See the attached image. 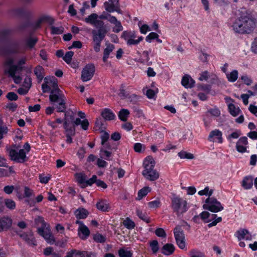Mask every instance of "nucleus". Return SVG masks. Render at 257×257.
Wrapping results in <instances>:
<instances>
[{"mask_svg": "<svg viewBox=\"0 0 257 257\" xmlns=\"http://www.w3.org/2000/svg\"><path fill=\"white\" fill-rule=\"evenodd\" d=\"M44 93L50 92L49 100L53 105L56 106L57 112H64L66 109V98L63 92L58 86L57 79L55 77L44 79V83L42 85Z\"/></svg>", "mask_w": 257, "mask_h": 257, "instance_id": "1", "label": "nucleus"}, {"mask_svg": "<svg viewBox=\"0 0 257 257\" xmlns=\"http://www.w3.org/2000/svg\"><path fill=\"white\" fill-rule=\"evenodd\" d=\"M256 24V19L251 14L246 11H241L238 17L230 19L228 26L235 34L244 35L251 33Z\"/></svg>", "mask_w": 257, "mask_h": 257, "instance_id": "2", "label": "nucleus"}, {"mask_svg": "<svg viewBox=\"0 0 257 257\" xmlns=\"http://www.w3.org/2000/svg\"><path fill=\"white\" fill-rule=\"evenodd\" d=\"M14 61L12 58L7 61L6 64L7 67L5 73L13 78L16 84H20L22 80L20 75L24 69V65L26 64V58L22 57L18 61L17 64H14Z\"/></svg>", "mask_w": 257, "mask_h": 257, "instance_id": "3", "label": "nucleus"}, {"mask_svg": "<svg viewBox=\"0 0 257 257\" xmlns=\"http://www.w3.org/2000/svg\"><path fill=\"white\" fill-rule=\"evenodd\" d=\"M31 150V146L28 143L23 146V149H19V146L14 145L6 147V151L11 161L19 163H24L28 160L27 154Z\"/></svg>", "mask_w": 257, "mask_h": 257, "instance_id": "4", "label": "nucleus"}, {"mask_svg": "<svg viewBox=\"0 0 257 257\" xmlns=\"http://www.w3.org/2000/svg\"><path fill=\"white\" fill-rule=\"evenodd\" d=\"M39 219L42 225L38 228V233L44 238L48 243L53 244L55 239L51 231L49 225L47 224L42 217H39Z\"/></svg>", "mask_w": 257, "mask_h": 257, "instance_id": "5", "label": "nucleus"}, {"mask_svg": "<svg viewBox=\"0 0 257 257\" xmlns=\"http://www.w3.org/2000/svg\"><path fill=\"white\" fill-rule=\"evenodd\" d=\"M186 200L180 198L174 197L172 199L171 207L173 211L178 216H180L188 209Z\"/></svg>", "mask_w": 257, "mask_h": 257, "instance_id": "6", "label": "nucleus"}, {"mask_svg": "<svg viewBox=\"0 0 257 257\" xmlns=\"http://www.w3.org/2000/svg\"><path fill=\"white\" fill-rule=\"evenodd\" d=\"M121 38L129 46L138 45L144 39L143 37L141 36L136 39L137 35L134 31H124L121 34Z\"/></svg>", "mask_w": 257, "mask_h": 257, "instance_id": "7", "label": "nucleus"}, {"mask_svg": "<svg viewBox=\"0 0 257 257\" xmlns=\"http://www.w3.org/2000/svg\"><path fill=\"white\" fill-rule=\"evenodd\" d=\"M203 208L214 213L221 211L224 208L221 203L213 197H208L205 200Z\"/></svg>", "mask_w": 257, "mask_h": 257, "instance_id": "8", "label": "nucleus"}, {"mask_svg": "<svg viewBox=\"0 0 257 257\" xmlns=\"http://www.w3.org/2000/svg\"><path fill=\"white\" fill-rule=\"evenodd\" d=\"M174 234L176 243L181 249L185 248L186 246L185 235L181 227L177 226L174 229Z\"/></svg>", "mask_w": 257, "mask_h": 257, "instance_id": "9", "label": "nucleus"}, {"mask_svg": "<svg viewBox=\"0 0 257 257\" xmlns=\"http://www.w3.org/2000/svg\"><path fill=\"white\" fill-rule=\"evenodd\" d=\"M95 71V68L93 64H87L81 72V80L83 82L89 81L93 77Z\"/></svg>", "mask_w": 257, "mask_h": 257, "instance_id": "10", "label": "nucleus"}, {"mask_svg": "<svg viewBox=\"0 0 257 257\" xmlns=\"http://www.w3.org/2000/svg\"><path fill=\"white\" fill-rule=\"evenodd\" d=\"M103 6L105 10L108 13H111L116 12L118 14H122L120 8L119 0H108V2L104 3Z\"/></svg>", "mask_w": 257, "mask_h": 257, "instance_id": "11", "label": "nucleus"}, {"mask_svg": "<svg viewBox=\"0 0 257 257\" xmlns=\"http://www.w3.org/2000/svg\"><path fill=\"white\" fill-rule=\"evenodd\" d=\"M75 223L79 225L78 228V235L79 237L82 240L87 239L90 234L88 227L80 220H76Z\"/></svg>", "mask_w": 257, "mask_h": 257, "instance_id": "12", "label": "nucleus"}, {"mask_svg": "<svg viewBox=\"0 0 257 257\" xmlns=\"http://www.w3.org/2000/svg\"><path fill=\"white\" fill-rule=\"evenodd\" d=\"M13 220L8 215L0 216V232L7 231L11 228Z\"/></svg>", "mask_w": 257, "mask_h": 257, "instance_id": "13", "label": "nucleus"}, {"mask_svg": "<svg viewBox=\"0 0 257 257\" xmlns=\"http://www.w3.org/2000/svg\"><path fill=\"white\" fill-rule=\"evenodd\" d=\"M238 240L245 239L246 240H251L252 239V235L249 231L244 228H240L236 231L234 234Z\"/></svg>", "mask_w": 257, "mask_h": 257, "instance_id": "14", "label": "nucleus"}, {"mask_svg": "<svg viewBox=\"0 0 257 257\" xmlns=\"http://www.w3.org/2000/svg\"><path fill=\"white\" fill-rule=\"evenodd\" d=\"M222 133L218 129L214 130L210 132L208 137L209 142H216L219 144L223 142Z\"/></svg>", "mask_w": 257, "mask_h": 257, "instance_id": "15", "label": "nucleus"}, {"mask_svg": "<svg viewBox=\"0 0 257 257\" xmlns=\"http://www.w3.org/2000/svg\"><path fill=\"white\" fill-rule=\"evenodd\" d=\"M107 31L105 28H101L97 30L92 31V38L93 42H100L105 38Z\"/></svg>", "mask_w": 257, "mask_h": 257, "instance_id": "16", "label": "nucleus"}, {"mask_svg": "<svg viewBox=\"0 0 257 257\" xmlns=\"http://www.w3.org/2000/svg\"><path fill=\"white\" fill-rule=\"evenodd\" d=\"M44 22H47L50 25H52L54 23V19L49 16H43L40 18L37 21L31 24V27L34 29L36 30L41 27V24Z\"/></svg>", "mask_w": 257, "mask_h": 257, "instance_id": "17", "label": "nucleus"}, {"mask_svg": "<svg viewBox=\"0 0 257 257\" xmlns=\"http://www.w3.org/2000/svg\"><path fill=\"white\" fill-rule=\"evenodd\" d=\"M248 144L247 138L242 137L239 138L236 144V150L241 153L247 152V145Z\"/></svg>", "mask_w": 257, "mask_h": 257, "instance_id": "18", "label": "nucleus"}, {"mask_svg": "<svg viewBox=\"0 0 257 257\" xmlns=\"http://www.w3.org/2000/svg\"><path fill=\"white\" fill-rule=\"evenodd\" d=\"M20 236L29 245L31 246H36L37 245L36 239L33 236L32 232L29 233H23L20 234Z\"/></svg>", "mask_w": 257, "mask_h": 257, "instance_id": "19", "label": "nucleus"}, {"mask_svg": "<svg viewBox=\"0 0 257 257\" xmlns=\"http://www.w3.org/2000/svg\"><path fill=\"white\" fill-rule=\"evenodd\" d=\"M222 221V218L221 217H217V215L216 214L209 213L208 218L207 220L205 221V223H209L208 224V227L210 228L212 226H215L218 223Z\"/></svg>", "mask_w": 257, "mask_h": 257, "instance_id": "20", "label": "nucleus"}, {"mask_svg": "<svg viewBox=\"0 0 257 257\" xmlns=\"http://www.w3.org/2000/svg\"><path fill=\"white\" fill-rule=\"evenodd\" d=\"M143 165L144 169L143 172L150 171L154 169L155 162L152 157L148 156L145 159Z\"/></svg>", "mask_w": 257, "mask_h": 257, "instance_id": "21", "label": "nucleus"}, {"mask_svg": "<svg viewBox=\"0 0 257 257\" xmlns=\"http://www.w3.org/2000/svg\"><path fill=\"white\" fill-rule=\"evenodd\" d=\"M142 174L146 179L151 181H155L159 177V173L155 169L143 172Z\"/></svg>", "mask_w": 257, "mask_h": 257, "instance_id": "22", "label": "nucleus"}, {"mask_svg": "<svg viewBox=\"0 0 257 257\" xmlns=\"http://www.w3.org/2000/svg\"><path fill=\"white\" fill-rule=\"evenodd\" d=\"M74 215L77 220H79L86 218L89 215V212L85 208L79 207L74 211Z\"/></svg>", "mask_w": 257, "mask_h": 257, "instance_id": "23", "label": "nucleus"}, {"mask_svg": "<svg viewBox=\"0 0 257 257\" xmlns=\"http://www.w3.org/2000/svg\"><path fill=\"white\" fill-rule=\"evenodd\" d=\"M96 208L102 212L108 211L110 209V206L107 201L105 199H100L96 204Z\"/></svg>", "mask_w": 257, "mask_h": 257, "instance_id": "24", "label": "nucleus"}, {"mask_svg": "<svg viewBox=\"0 0 257 257\" xmlns=\"http://www.w3.org/2000/svg\"><path fill=\"white\" fill-rule=\"evenodd\" d=\"M181 83L185 88H192L194 86L195 81L189 75H186L183 77Z\"/></svg>", "mask_w": 257, "mask_h": 257, "instance_id": "25", "label": "nucleus"}, {"mask_svg": "<svg viewBox=\"0 0 257 257\" xmlns=\"http://www.w3.org/2000/svg\"><path fill=\"white\" fill-rule=\"evenodd\" d=\"M253 180L251 176L244 177L241 182V186L245 190L250 189L253 186Z\"/></svg>", "mask_w": 257, "mask_h": 257, "instance_id": "26", "label": "nucleus"}, {"mask_svg": "<svg viewBox=\"0 0 257 257\" xmlns=\"http://www.w3.org/2000/svg\"><path fill=\"white\" fill-rule=\"evenodd\" d=\"M119 257H133V252L131 247H122L118 250Z\"/></svg>", "mask_w": 257, "mask_h": 257, "instance_id": "27", "label": "nucleus"}, {"mask_svg": "<svg viewBox=\"0 0 257 257\" xmlns=\"http://www.w3.org/2000/svg\"><path fill=\"white\" fill-rule=\"evenodd\" d=\"M152 53V49H149V50H145L142 52L141 62L146 64L147 65H151L152 62L150 61V55Z\"/></svg>", "mask_w": 257, "mask_h": 257, "instance_id": "28", "label": "nucleus"}, {"mask_svg": "<svg viewBox=\"0 0 257 257\" xmlns=\"http://www.w3.org/2000/svg\"><path fill=\"white\" fill-rule=\"evenodd\" d=\"M101 115L106 120H111L114 119V113L109 108H105L101 112Z\"/></svg>", "mask_w": 257, "mask_h": 257, "instance_id": "29", "label": "nucleus"}, {"mask_svg": "<svg viewBox=\"0 0 257 257\" xmlns=\"http://www.w3.org/2000/svg\"><path fill=\"white\" fill-rule=\"evenodd\" d=\"M111 24L114 25L112 28V31L114 33H118L119 32L123 30V27L121 25V22L117 20L116 18L114 16L113 19L111 20L110 22Z\"/></svg>", "mask_w": 257, "mask_h": 257, "instance_id": "30", "label": "nucleus"}, {"mask_svg": "<svg viewBox=\"0 0 257 257\" xmlns=\"http://www.w3.org/2000/svg\"><path fill=\"white\" fill-rule=\"evenodd\" d=\"M19 46L17 43L9 42L8 46L6 48V52L8 54L17 53Z\"/></svg>", "mask_w": 257, "mask_h": 257, "instance_id": "31", "label": "nucleus"}, {"mask_svg": "<svg viewBox=\"0 0 257 257\" xmlns=\"http://www.w3.org/2000/svg\"><path fill=\"white\" fill-rule=\"evenodd\" d=\"M34 73L37 76L38 82H40L44 77V69L40 65L36 66L34 69Z\"/></svg>", "mask_w": 257, "mask_h": 257, "instance_id": "32", "label": "nucleus"}, {"mask_svg": "<svg viewBox=\"0 0 257 257\" xmlns=\"http://www.w3.org/2000/svg\"><path fill=\"white\" fill-rule=\"evenodd\" d=\"M228 110L229 113L234 117L241 113V110L239 107H236L234 104H229L228 105Z\"/></svg>", "mask_w": 257, "mask_h": 257, "instance_id": "33", "label": "nucleus"}, {"mask_svg": "<svg viewBox=\"0 0 257 257\" xmlns=\"http://www.w3.org/2000/svg\"><path fill=\"white\" fill-rule=\"evenodd\" d=\"M175 250V247L173 244L167 243L164 245L162 249V253L166 255L172 254Z\"/></svg>", "mask_w": 257, "mask_h": 257, "instance_id": "34", "label": "nucleus"}, {"mask_svg": "<svg viewBox=\"0 0 257 257\" xmlns=\"http://www.w3.org/2000/svg\"><path fill=\"white\" fill-rule=\"evenodd\" d=\"M44 254L46 256L52 255V257H61V255L58 252L54 251L53 247L49 246L45 248L43 251Z\"/></svg>", "mask_w": 257, "mask_h": 257, "instance_id": "35", "label": "nucleus"}, {"mask_svg": "<svg viewBox=\"0 0 257 257\" xmlns=\"http://www.w3.org/2000/svg\"><path fill=\"white\" fill-rule=\"evenodd\" d=\"M114 49V45L109 44L106 46L103 51V61L106 62L109 57V54Z\"/></svg>", "mask_w": 257, "mask_h": 257, "instance_id": "36", "label": "nucleus"}, {"mask_svg": "<svg viewBox=\"0 0 257 257\" xmlns=\"http://www.w3.org/2000/svg\"><path fill=\"white\" fill-rule=\"evenodd\" d=\"M151 191V188L150 187L146 186L140 190L138 192L137 199L139 200L145 197Z\"/></svg>", "mask_w": 257, "mask_h": 257, "instance_id": "37", "label": "nucleus"}, {"mask_svg": "<svg viewBox=\"0 0 257 257\" xmlns=\"http://www.w3.org/2000/svg\"><path fill=\"white\" fill-rule=\"evenodd\" d=\"M63 127L67 135H74L75 134V128L74 124L71 125L70 122H64Z\"/></svg>", "mask_w": 257, "mask_h": 257, "instance_id": "38", "label": "nucleus"}, {"mask_svg": "<svg viewBox=\"0 0 257 257\" xmlns=\"http://www.w3.org/2000/svg\"><path fill=\"white\" fill-rule=\"evenodd\" d=\"M130 111L127 109L122 108L118 112V116L119 119L122 121H126L130 115Z\"/></svg>", "mask_w": 257, "mask_h": 257, "instance_id": "39", "label": "nucleus"}, {"mask_svg": "<svg viewBox=\"0 0 257 257\" xmlns=\"http://www.w3.org/2000/svg\"><path fill=\"white\" fill-rule=\"evenodd\" d=\"M65 113V117L64 122L67 121V123L70 121H73L74 119V112L71 109H68L64 112Z\"/></svg>", "mask_w": 257, "mask_h": 257, "instance_id": "40", "label": "nucleus"}, {"mask_svg": "<svg viewBox=\"0 0 257 257\" xmlns=\"http://www.w3.org/2000/svg\"><path fill=\"white\" fill-rule=\"evenodd\" d=\"M123 225L127 229L132 230L135 227L136 224L130 217H126L122 222Z\"/></svg>", "mask_w": 257, "mask_h": 257, "instance_id": "41", "label": "nucleus"}, {"mask_svg": "<svg viewBox=\"0 0 257 257\" xmlns=\"http://www.w3.org/2000/svg\"><path fill=\"white\" fill-rule=\"evenodd\" d=\"M238 73L236 70H234L230 73H226V78L230 82H235L238 78Z\"/></svg>", "mask_w": 257, "mask_h": 257, "instance_id": "42", "label": "nucleus"}, {"mask_svg": "<svg viewBox=\"0 0 257 257\" xmlns=\"http://www.w3.org/2000/svg\"><path fill=\"white\" fill-rule=\"evenodd\" d=\"M75 178L77 182L79 184L82 185L83 187H84V185L87 179L86 175L82 173H76L75 174Z\"/></svg>", "mask_w": 257, "mask_h": 257, "instance_id": "43", "label": "nucleus"}, {"mask_svg": "<svg viewBox=\"0 0 257 257\" xmlns=\"http://www.w3.org/2000/svg\"><path fill=\"white\" fill-rule=\"evenodd\" d=\"M98 18V16L97 14L93 13L85 19V22L87 24L94 26Z\"/></svg>", "mask_w": 257, "mask_h": 257, "instance_id": "44", "label": "nucleus"}, {"mask_svg": "<svg viewBox=\"0 0 257 257\" xmlns=\"http://www.w3.org/2000/svg\"><path fill=\"white\" fill-rule=\"evenodd\" d=\"M11 34L9 29H3L0 30V40L8 41Z\"/></svg>", "mask_w": 257, "mask_h": 257, "instance_id": "45", "label": "nucleus"}, {"mask_svg": "<svg viewBox=\"0 0 257 257\" xmlns=\"http://www.w3.org/2000/svg\"><path fill=\"white\" fill-rule=\"evenodd\" d=\"M64 32V28L62 26L60 27H51V34L52 35H60Z\"/></svg>", "mask_w": 257, "mask_h": 257, "instance_id": "46", "label": "nucleus"}, {"mask_svg": "<svg viewBox=\"0 0 257 257\" xmlns=\"http://www.w3.org/2000/svg\"><path fill=\"white\" fill-rule=\"evenodd\" d=\"M10 210H14L16 208V203L11 199H6L4 201V204Z\"/></svg>", "mask_w": 257, "mask_h": 257, "instance_id": "47", "label": "nucleus"}, {"mask_svg": "<svg viewBox=\"0 0 257 257\" xmlns=\"http://www.w3.org/2000/svg\"><path fill=\"white\" fill-rule=\"evenodd\" d=\"M93 239L97 243H103L106 241V237L99 233H96L93 235Z\"/></svg>", "mask_w": 257, "mask_h": 257, "instance_id": "48", "label": "nucleus"}, {"mask_svg": "<svg viewBox=\"0 0 257 257\" xmlns=\"http://www.w3.org/2000/svg\"><path fill=\"white\" fill-rule=\"evenodd\" d=\"M178 155L181 159H193L194 158V155L186 151H181L178 153Z\"/></svg>", "mask_w": 257, "mask_h": 257, "instance_id": "49", "label": "nucleus"}, {"mask_svg": "<svg viewBox=\"0 0 257 257\" xmlns=\"http://www.w3.org/2000/svg\"><path fill=\"white\" fill-rule=\"evenodd\" d=\"M101 157L108 161L111 160V153L105 150L101 149L100 151Z\"/></svg>", "mask_w": 257, "mask_h": 257, "instance_id": "50", "label": "nucleus"}, {"mask_svg": "<svg viewBox=\"0 0 257 257\" xmlns=\"http://www.w3.org/2000/svg\"><path fill=\"white\" fill-rule=\"evenodd\" d=\"M138 26L140 28V31L141 34H146L148 31H151V29L148 25H142L141 21L139 22Z\"/></svg>", "mask_w": 257, "mask_h": 257, "instance_id": "51", "label": "nucleus"}, {"mask_svg": "<svg viewBox=\"0 0 257 257\" xmlns=\"http://www.w3.org/2000/svg\"><path fill=\"white\" fill-rule=\"evenodd\" d=\"M109 137V135L107 133H104L101 136V144L103 146L108 149H110V147L108 144H106V142L108 141Z\"/></svg>", "mask_w": 257, "mask_h": 257, "instance_id": "52", "label": "nucleus"}, {"mask_svg": "<svg viewBox=\"0 0 257 257\" xmlns=\"http://www.w3.org/2000/svg\"><path fill=\"white\" fill-rule=\"evenodd\" d=\"M213 192V190H209L208 187H206L203 190H200L198 192V194L200 195L208 196V197H211Z\"/></svg>", "mask_w": 257, "mask_h": 257, "instance_id": "53", "label": "nucleus"}, {"mask_svg": "<svg viewBox=\"0 0 257 257\" xmlns=\"http://www.w3.org/2000/svg\"><path fill=\"white\" fill-rule=\"evenodd\" d=\"M161 202L160 199L157 198L156 200L150 201L148 203V205L150 209H156L160 206Z\"/></svg>", "mask_w": 257, "mask_h": 257, "instance_id": "54", "label": "nucleus"}, {"mask_svg": "<svg viewBox=\"0 0 257 257\" xmlns=\"http://www.w3.org/2000/svg\"><path fill=\"white\" fill-rule=\"evenodd\" d=\"M38 40L37 38L30 37L26 40L27 46L30 48H33L37 43Z\"/></svg>", "mask_w": 257, "mask_h": 257, "instance_id": "55", "label": "nucleus"}, {"mask_svg": "<svg viewBox=\"0 0 257 257\" xmlns=\"http://www.w3.org/2000/svg\"><path fill=\"white\" fill-rule=\"evenodd\" d=\"M145 146L143 144L137 143L134 144V150L137 153H142L145 151Z\"/></svg>", "mask_w": 257, "mask_h": 257, "instance_id": "56", "label": "nucleus"}, {"mask_svg": "<svg viewBox=\"0 0 257 257\" xmlns=\"http://www.w3.org/2000/svg\"><path fill=\"white\" fill-rule=\"evenodd\" d=\"M208 112L211 115L215 117H218L221 114L220 110L216 106H214L213 108L208 109Z\"/></svg>", "mask_w": 257, "mask_h": 257, "instance_id": "57", "label": "nucleus"}, {"mask_svg": "<svg viewBox=\"0 0 257 257\" xmlns=\"http://www.w3.org/2000/svg\"><path fill=\"white\" fill-rule=\"evenodd\" d=\"M150 246L153 253H156L159 250L158 242L156 240H154L150 242Z\"/></svg>", "mask_w": 257, "mask_h": 257, "instance_id": "58", "label": "nucleus"}, {"mask_svg": "<svg viewBox=\"0 0 257 257\" xmlns=\"http://www.w3.org/2000/svg\"><path fill=\"white\" fill-rule=\"evenodd\" d=\"M137 216L142 220L145 221L147 223H149L150 222V219L148 217V216L146 215L145 213H143L142 211L140 210H137Z\"/></svg>", "mask_w": 257, "mask_h": 257, "instance_id": "59", "label": "nucleus"}, {"mask_svg": "<svg viewBox=\"0 0 257 257\" xmlns=\"http://www.w3.org/2000/svg\"><path fill=\"white\" fill-rule=\"evenodd\" d=\"M73 55L74 53L72 51L67 52L63 57V59L65 61V62H66L67 64H69L72 60Z\"/></svg>", "mask_w": 257, "mask_h": 257, "instance_id": "60", "label": "nucleus"}, {"mask_svg": "<svg viewBox=\"0 0 257 257\" xmlns=\"http://www.w3.org/2000/svg\"><path fill=\"white\" fill-rule=\"evenodd\" d=\"M158 37H159V36L157 33L151 32L146 37V41L147 42L151 43L152 40H155Z\"/></svg>", "mask_w": 257, "mask_h": 257, "instance_id": "61", "label": "nucleus"}, {"mask_svg": "<svg viewBox=\"0 0 257 257\" xmlns=\"http://www.w3.org/2000/svg\"><path fill=\"white\" fill-rule=\"evenodd\" d=\"M97 179V177L95 175H93L92 177L89 179H86V181L85 184L84 185V187H86L88 186H92V184L96 183Z\"/></svg>", "mask_w": 257, "mask_h": 257, "instance_id": "62", "label": "nucleus"}, {"mask_svg": "<svg viewBox=\"0 0 257 257\" xmlns=\"http://www.w3.org/2000/svg\"><path fill=\"white\" fill-rule=\"evenodd\" d=\"M241 80L245 85L249 86L252 83V80L250 77L248 76L247 75H242L240 77Z\"/></svg>", "mask_w": 257, "mask_h": 257, "instance_id": "63", "label": "nucleus"}, {"mask_svg": "<svg viewBox=\"0 0 257 257\" xmlns=\"http://www.w3.org/2000/svg\"><path fill=\"white\" fill-rule=\"evenodd\" d=\"M190 257H204V254L200 251L193 249L189 252Z\"/></svg>", "mask_w": 257, "mask_h": 257, "instance_id": "64", "label": "nucleus"}]
</instances>
